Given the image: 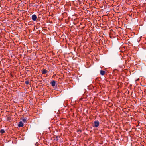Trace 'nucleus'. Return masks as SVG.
Listing matches in <instances>:
<instances>
[{"label": "nucleus", "instance_id": "obj_1", "mask_svg": "<svg viewBox=\"0 0 146 146\" xmlns=\"http://www.w3.org/2000/svg\"><path fill=\"white\" fill-rule=\"evenodd\" d=\"M94 125L93 126L94 127H97L99 125V122L98 121H95L94 123Z\"/></svg>", "mask_w": 146, "mask_h": 146}, {"label": "nucleus", "instance_id": "obj_2", "mask_svg": "<svg viewBox=\"0 0 146 146\" xmlns=\"http://www.w3.org/2000/svg\"><path fill=\"white\" fill-rule=\"evenodd\" d=\"M37 18V16L35 14H34L32 16V19L34 21H36V20Z\"/></svg>", "mask_w": 146, "mask_h": 146}, {"label": "nucleus", "instance_id": "obj_3", "mask_svg": "<svg viewBox=\"0 0 146 146\" xmlns=\"http://www.w3.org/2000/svg\"><path fill=\"white\" fill-rule=\"evenodd\" d=\"M56 83V81L54 80H53L51 82V84L52 86L54 87L55 86Z\"/></svg>", "mask_w": 146, "mask_h": 146}, {"label": "nucleus", "instance_id": "obj_4", "mask_svg": "<svg viewBox=\"0 0 146 146\" xmlns=\"http://www.w3.org/2000/svg\"><path fill=\"white\" fill-rule=\"evenodd\" d=\"M48 71L45 69H43L42 72V74H46L47 73Z\"/></svg>", "mask_w": 146, "mask_h": 146}, {"label": "nucleus", "instance_id": "obj_5", "mask_svg": "<svg viewBox=\"0 0 146 146\" xmlns=\"http://www.w3.org/2000/svg\"><path fill=\"white\" fill-rule=\"evenodd\" d=\"M23 123L21 121H20L19 122V124L18 125V126L19 127H23Z\"/></svg>", "mask_w": 146, "mask_h": 146}, {"label": "nucleus", "instance_id": "obj_6", "mask_svg": "<svg viewBox=\"0 0 146 146\" xmlns=\"http://www.w3.org/2000/svg\"><path fill=\"white\" fill-rule=\"evenodd\" d=\"M105 73V71L103 70H101L100 71V73L102 75H104Z\"/></svg>", "mask_w": 146, "mask_h": 146}, {"label": "nucleus", "instance_id": "obj_7", "mask_svg": "<svg viewBox=\"0 0 146 146\" xmlns=\"http://www.w3.org/2000/svg\"><path fill=\"white\" fill-rule=\"evenodd\" d=\"M11 119V117H7L6 120L7 121H10Z\"/></svg>", "mask_w": 146, "mask_h": 146}, {"label": "nucleus", "instance_id": "obj_8", "mask_svg": "<svg viewBox=\"0 0 146 146\" xmlns=\"http://www.w3.org/2000/svg\"><path fill=\"white\" fill-rule=\"evenodd\" d=\"M0 132L1 134H3L5 132V131L3 129H1L0 131Z\"/></svg>", "mask_w": 146, "mask_h": 146}, {"label": "nucleus", "instance_id": "obj_9", "mask_svg": "<svg viewBox=\"0 0 146 146\" xmlns=\"http://www.w3.org/2000/svg\"><path fill=\"white\" fill-rule=\"evenodd\" d=\"M25 84L27 85H28L29 83V81H25Z\"/></svg>", "mask_w": 146, "mask_h": 146}, {"label": "nucleus", "instance_id": "obj_10", "mask_svg": "<svg viewBox=\"0 0 146 146\" xmlns=\"http://www.w3.org/2000/svg\"><path fill=\"white\" fill-rule=\"evenodd\" d=\"M22 121H23V122H24V123H26L27 122V121H26V120L25 119H22Z\"/></svg>", "mask_w": 146, "mask_h": 146}, {"label": "nucleus", "instance_id": "obj_11", "mask_svg": "<svg viewBox=\"0 0 146 146\" xmlns=\"http://www.w3.org/2000/svg\"><path fill=\"white\" fill-rule=\"evenodd\" d=\"M58 136H56V141H58Z\"/></svg>", "mask_w": 146, "mask_h": 146}, {"label": "nucleus", "instance_id": "obj_12", "mask_svg": "<svg viewBox=\"0 0 146 146\" xmlns=\"http://www.w3.org/2000/svg\"><path fill=\"white\" fill-rule=\"evenodd\" d=\"M139 80V79L138 78V79H137V80H136V81L138 80Z\"/></svg>", "mask_w": 146, "mask_h": 146}]
</instances>
